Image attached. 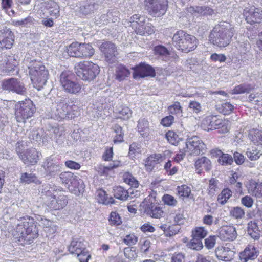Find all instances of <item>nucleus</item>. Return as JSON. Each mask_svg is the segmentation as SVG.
<instances>
[{
	"instance_id": "39",
	"label": "nucleus",
	"mask_w": 262,
	"mask_h": 262,
	"mask_svg": "<svg viewBox=\"0 0 262 262\" xmlns=\"http://www.w3.org/2000/svg\"><path fill=\"white\" fill-rule=\"evenodd\" d=\"M113 129L114 133H116V136L113 139L114 143L117 144L123 142L124 133L122 131V127L118 124H116L113 126Z\"/></svg>"
},
{
	"instance_id": "64",
	"label": "nucleus",
	"mask_w": 262,
	"mask_h": 262,
	"mask_svg": "<svg viewBox=\"0 0 262 262\" xmlns=\"http://www.w3.org/2000/svg\"><path fill=\"white\" fill-rule=\"evenodd\" d=\"M77 256L80 262H88L89 259L91 258V255L88 253L86 248L82 252L78 253Z\"/></svg>"
},
{
	"instance_id": "48",
	"label": "nucleus",
	"mask_w": 262,
	"mask_h": 262,
	"mask_svg": "<svg viewBox=\"0 0 262 262\" xmlns=\"http://www.w3.org/2000/svg\"><path fill=\"white\" fill-rule=\"evenodd\" d=\"M141 152V146L137 143H133L129 146L128 156L134 159Z\"/></svg>"
},
{
	"instance_id": "44",
	"label": "nucleus",
	"mask_w": 262,
	"mask_h": 262,
	"mask_svg": "<svg viewBox=\"0 0 262 262\" xmlns=\"http://www.w3.org/2000/svg\"><path fill=\"white\" fill-rule=\"evenodd\" d=\"M231 196V191L228 188H224L218 195L217 201L220 204L224 205Z\"/></svg>"
},
{
	"instance_id": "20",
	"label": "nucleus",
	"mask_w": 262,
	"mask_h": 262,
	"mask_svg": "<svg viewBox=\"0 0 262 262\" xmlns=\"http://www.w3.org/2000/svg\"><path fill=\"white\" fill-rule=\"evenodd\" d=\"M14 41V34L9 29L6 28L0 30V45L2 48H11Z\"/></svg>"
},
{
	"instance_id": "54",
	"label": "nucleus",
	"mask_w": 262,
	"mask_h": 262,
	"mask_svg": "<svg viewBox=\"0 0 262 262\" xmlns=\"http://www.w3.org/2000/svg\"><path fill=\"white\" fill-rule=\"evenodd\" d=\"M174 226H168L166 224H163L159 226V228L162 230L166 235L169 236L176 234L179 229H174Z\"/></svg>"
},
{
	"instance_id": "62",
	"label": "nucleus",
	"mask_w": 262,
	"mask_h": 262,
	"mask_svg": "<svg viewBox=\"0 0 262 262\" xmlns=\"http://www.w3.org/2000/svg\"><path fill=\"white\" fill-rule=\"evenodd\" d=\"M249 101L255 102V103L262 101V93L259 92H254L250 94L249 96Z\"/></svg>"
},
{
	"instance_id": "31",
	"label": "nucleus",
	"mask_w": 262,
	"mask_h": 262,
	"mask_svg": "<svg viewBox=\"0 0 262 262\" xmlns=\"http://www.w3.org/2000/svg\"><path fill=\"white\" fill-rule=\"evenodd\" d=\"M81 43L78 42H73L67 48V52L71 57L80 58L81 55Z\"/></svg>"
},
{
	"instance_id": "6",
	"label": "nucleus",
	"mask_w": 262,
	"mask_h": 262,
	"mask_svg": "<svg viewBox=\"0 0 262 262\" xmlns=\"http://www.w3.org/2000/svg\"><path fill=\"white\" fill-rule=\"evenodd\" d=\"M78 77L84 81H91L99 74V67L92 62H80L75 67Z\"/></svg>"
},
{
	"instance_id": "13",
	"label": "nucleus",
	"mask_w": 262,
	"mask_h": 262,
	"mask_svg": "<svg viewBox=\"0 0 262 262\" xmlns=\"http://www.w3.org/2000/svg\"><path fill=\"white\" fill-rule=\"evenodd\" d=\"M206 146L198 136H193L187 139L185 152L191 155H199L203 153Z\"/></svg>"
},
{
	"instance_id": "17",
	"label": "nucleus",
	"mask_w": 262,
	"mask_h": 262,
	"mask_svg": "<svg viewBox=\"0 0 262 262\" xmlns=\"http://www.w3.org/2000/svg\"><path fill=\"white\" fill-rule=\"evenodd\" d=\"M170 154L169 150H165L161 154L157 153L150 155L145 161V166L148 171H152L155 166L163 162Z\"/></svg>"
},
{
	"instance_id": "58",
	"label": "nucleus",
	"mask_w": 262,
	"mask_h": 262,
	"mask_svg": "<svg viewBox=\"0 0 262 262\" xmlns=\"http://www.w3.org/2000/svg\"><path fill=\"white\" fill-rule=\"evenodd\" d=\"M162 200L165 204L169 206H174L177 204V201L175 198L169 194H164L163 196Z\"/></svg>"
},
{
	"instance_id": "34",
	"label": "nucleus",
	"mask_w": 262,
	"mask_h": 262,
	"mask_svg": "<svg viewBox=\"0 0 262 262\" xmlns=\"http://www.w3.org/2000/svg\"><path fill=\"white\" fill-rule=\"evenodd\" d=\"M138 130L142 137L147 136L149 133V122L145 118H141L138 122Z\"/></svg>"
},
{
	"instance_id": "60",
	"label": "nucleus",
	"mask_w": 262,
	"mask_h": 262,
	"mask_svg": "<svg viewBox=\"0 0 262 262\" xmlns=\"http://www.w3.org/2000/svg\"><path fill=\"white\" fill-rule=\"evenodd\" d=\"M59 177L61 180H78V177L70 171L61 173Z\"/></svg>"
},
{
	"instance_id": "47",
	"label": "nucleus",
	"mask_w": 262,
	"mask_h": 262,
	"mask_svg": "<svg viewBox=\"0 0 262 262\" xmlns=\"http://www.w3.org/2000/svg\"><path fill=\"white\" fill-rule=\"evenodd\" d=\"M261 155L260 151L254 147L247 148L246 151L247 157L251 161L257 160Z\"/></svg>"
},
{
	"instance_id": "30",
	"label": "nucleus",
	"mask_w": 262,
	"mask_h": 262,
	"mask_svg": "<svg viewBox=\"0 0 262 262\" xmlns=\"http://www.w3.org/2000/svg\"><path fill=\"white\" fill-rule=\"evenodd\" d=\"M85 249V245L83 242L75 240H73L68 247L70 253L76 255L82 252Z\"/></svg>"
},
{
	"instance_id": "23",
	"label": "nucleus",
	"mask_w": 262,
	"mask_h": 262,
	"mask_svg": "<svg viewBox=\"0 0 262 262\" xmlns=\"http://www.w3.org/2000/svg\"><path fill=\"white\" fill-rule=\"evenodd\" d=\"M144 212L151 217L160 219L164 215V211L161 207L154 203L143 204Z\"/></svg>"
},
{
	"instance_id": "63",
	"label": "nucleus",
	"mask_w": 262,
	"mask_h": 262,
	"mask_svg": "<svg viewBox=\"0 0 262 262\" xmlns=\"http://www.w3.org/2000/svg\"><path fill=\"white\" fill-rule=\"evenodd\" d=\"M168 142L171 144L175 145L177 143L178 135L172 131H169L166 134Z\"/></svg>"
},
{
	"instance_id": "53",
	"label": "nucleus",
	"mask_w": 262,
	"mask_h": 262,
	"mask_svg": "<svg viewBox=\"0 0 262 262\" xmlns=\"http://www.w3.org/2000/svg\"><path fill=\"white\" fill-rule=\"evenodd\" d=\"M187 246L193 250H200L203 248V244L202 241L192 237V239L187 244Z\"/></svg>"
},
{
	"instance_id": "51",
	"label": "nucleus",
	"mask_w": 262,
	"mask_h": 262,
	"mask_svg": "<svg viewBox=\"0 0 262 262\" xmlns=\"http://www.w3.org/2000/svg\"><path fill=\"white\" fill-rule=\"evenodd\" d=\"M230 214L235 219H242L245 215V211L239 207H234L231 208Z\"/></svg>"
},
{
	"instance_id": "46",
	"label": "nucleus",
	"mask_w": 262,
	"mask_h": 262,
	"mask_svg": "<svg viewBox=\"0 0 262 262\" xmlns=\"http://www.w3.org/2000/svg\"><path fill=\"white\" fill-rule=\"evenodd\" d=\"M168 111L169 114L175 115L178 118L182 116V108L178 102H175L173 104L169 106Z\"/></svg>"
},
{
	"instance_id": "29",
	"label": "nucleus",
	"mask_w": 262,
	"mask_h": 262,
	"mask_svg": "<svg viewBox=\"0 0 262 262\" xmlns=\"http://www.w3.org/2000/svg\"><path fill=\"white\" fill-rule=\"evenodd\" d=\"M247 231L248 234L254 239H258L260 237V231L255 221H251L248 224Z\"/></svg>"
},
{
	"instance_id": "24",
	"label": "nucleus",
	"mask_w": 262,
	"mask_h": 262,
	"mask_svg": "<svg viewBox=\"0 0 262 262\" xmlns=\"http://www.w3.org/2000/svg\"><path fill=\"white\" fill-rule=\"evenodd\" d=\"M215 254L219 260L227 262L234 258L235 252L228 247L221 246L216 248Z\"/></svg>"
},
{
	"instance_id": "57",
	"label": "nucleus",
	"mask_w": 262,
	"mask_h": 262,
	"mask_svg": "<svg viewBox=\"0 0 262 262\" xmlns=\"http://www.w3.org/2000/svg\"><path fill=\"white\" fill-rule=\"evenodd\" d=\"M109 222L111 225H120L122 223L119 215L116 212H111L109 218Z\"/></svg>"
},
{
	"instance_id": "28",
	"label": "nucleus",
	"mask_w": 262,
	"mask_h": 262,
	"mask_svg": "<svg viewBox=\"0 0 262 262\" xmlns=\"http://www.w3.org/2000/svg\"><path fill=\"white\" fill-rule=\"evenodd\" d=\"M130 74V72L125 66L120 64L116 67L115 73V79L119 81L124 80Z\"/></svg>"
},
{
	"instance_id": "5",
	"label": "nucleus",
	"mask_w": 262,
	"mask_h": 262,
	"mask_svg": "<svg viewBox=\"0 0 262 262\" xmlns=\"http://www.w3.org/2000/svg\"><path fill=\"white\" fill-rule=\"evenodd\" d=\"M201 127L205 130L219 129L220 133L224 134L229 132L230 124L228 120H223L217 115L210 114L203 119Z\"/></svg>"
},
{
	"instance_id": "22",
	"label": "nucleus",
	"mask_w": 262,
	"mask_h": 262,
	"mask_svg": "<svg viewBox=\"0 0 262 262\" xmlns=\"http://www.w3.org/2000/svg\"><path fill=\"white\" fill-rule=\"evenodd\" d=\"M258 250L253 245H249L244 250L239 253V259L242 262H248L255 259L258 255Z\"/></svg>"
},
{
	"instance_id": "12",
	"label": "nucleus",
	"mask_w": 262,
	"mask_h": 262,
	"mask_svg": "<svg viewBox=\"0 0 262 262\" xmlns=\"http://www.w3.org/2000/svg\"><path fill=\"white\" fill-rule=\"evenodd\" d=\"M19 143H18L16 151L19 157L25 164L34 165L37 163L39 159V152L34 148L26 149L23 151Z\"/></svg>"
},
{
	"instance_id": "14",
	"label": "nucleus",
	"mask_w": 262,
	"mask_h": 262,
	"mask_svg": "<svg viewBox=\"0 0 262 262\" xmlns=\"http://www.w3.org/2000/svg\"><path fill=\"white\" fill-rule=\"evenodd\" d=\"M2 88L5 90L19 95H24L26 94V89L24 83L16 78H12L3 80Z\"/></svg>"
},
{
	"instance_id": "1",
	"label": "nucleus",
	"mask_w": 262,
	"mask_h": 262,
	"mask_svg": "<svg viewBox=\"0 0 262 262\" xmlns=\"http://www.w3.org/2000/svg\"><path fill=\"white\" fill-rule=\"evenodd\" d=\"M23 64L29 69V74L34 86L40 90L46 84L49 79L48 70L42 63L29 55H26L23 60Z\"/></svg>"
},
{
	"instance_id": "21",
	"label": "nucleus",
	"mask_w": 262,
	"mask_h": 262,
	"mask_svg": "<svg viewBox=\"0 0 262 262\" xmlns=\"http://www.w3.org/2000/svg\"><path fill=\"white\" fill-rule=\"evenodd\" d=\"M29 221H27L26 219L23 222V225H18L17 227V231L18 232H20L21 235L19 238L26 239L27 236L31 235L33 232V229H35V226L33 223V220L30 218L28 219Z\"/></svg>"
},
{
	"instance_id": "19",
	"label": "nucleus",
	"mask_w": 262,
	"mask_h": 262,
	"mask_svg": "<svg viewBox=\"0 0 262 262\" xmlns=\"http://www.w3.org/2000/svg\"><path fill=\"white\" fill-rule=\"evenodd\" d=\"M134 72L133 74L134 78H144L145 77H155V71L150 66L144 63H141L140 64L134 68Z\"/></svg>"
},
{
	"instance_id": "55",
	"label": "nucleus",
	"mask_w": 262,
	"mask_h": 262,
	"mask_svg": "<svg viewBox=\"0 0 262 262\" xmlns=\"http://www.w3.org/2000/svg\"><path fill=\"white\" fill-rule=\"evenodd\" d=\"M218 162L222 165H230L233 162V158L231 155L223 153L218 159Z\"/></svg>"
},
{
	"instance_id": "43",
	"label": "nucleus",
	"mask_w": 262,
	"mask_h": 262,
	"mask_svg": "<svg viewBox=\"0 0 262 262\" xmlns=\"http://www.w3.org/2000/svg\"><path fill=\"white\" fill-rule=\"evenodd\" d=\"M116 113H118L120 116L119 118L123 119H128L132 114L131 110L127 106H120L116 109Z\"/></svg>"
},
{
	"instance_id": "38",
	"label": "nucleus",
	"mask_w": 262,
	"mask_h": 262,
	"mask_svg": "<svg viewBox=\"0 0 262 262\" xmlns=\"http://www.w3.org/2000/svg\"><path fill=\"white\" fill-rule=\"evenodd\" d=\"M95 52V50L92 45L89 43H82L81 45V54L82 55L80 58H86L92 57Z\"/></svg>"
},
{
	"instance_id": "18",
	"label": "nucleus",
	"mask_w": 262,
	"mask_h": 262,
	"mask_svg": "<svg viewBox=\"0 0 262 262\" xmlns=\"http://www.w3.org/2000/svg\"><path fill=\"white\" fill-rule=\"evenodd\" d=\"M237 235L236 228L232 225L223 226L217 230V237L223 241H233Z\"/></svg>"
},
{
	"instance_id": "37",
	"label": "nucleus",
	"mask_w": 262,
	"mask_h": 262,
	"mask_svg": "<svg viewBox=\"0 0 262 262\" xmlns=\"http://www.w3.org/2000/svg\"><path fill=\"white\" fill-rule=\"evenodd\" d=\"M44 167L47 172H52V168H55V171H59L60 168V164L58 162L53 160V158L49 157L47 158L44 163Z\"/></svg>"
},
{
	"instance_id": "33",
	"label": "nucleus",
	"mask_w": 262,
	"mask_h": 262,
	"mask_svg": "<svg viewBox=\"0 0 262 262\" xmlns=\"http://www.w3.org/2000/svg\"><path fill=\"white\" fill-rule=\"evenodd\" d=\"M248 136L253 143L262 146V131L255 128L251 129L249 130Z\"/></svg>"
},
{
	"instance_id": "3",
	"label": "nucleus",
	"mask_w": 262,
	"mask_h": 262,
	"mask_svg": "<svg viewBox=\"0 0 262 262\" xmlns=\"http://www.w3.org/2000/svg\"><path fill=\"white\" fill-rule=\"evenodd\" d=\"M55 102L56 106L52 110V118L72 119L78 115L79 108L71 99L60 97Z\"/></svg>"
},
{
	"instance_id": "61",
	"label": "nucleus",
	"mask_w": 262,
	"mask_h": 262,
	"mask_svg": "<svg viewBox=\"0 0 262 262\" xmlns=\"http://www.w3.org/2000/svg\"><path fill=\"white\" fill-rule=\"evenodd\" d=\"M178 194L180 196L188 197L190 193V188L186 185H183L181 187H178Z\"/></svg>"
},
{
	"instance_id": "27",
	"label": "nucleus",
	"mask_w": 262,
	"mask_h": 262,
	"mask_svg": "<svg viewBox=\"0 0 262 262\" xmlns=\"http://www.w3.org/2000/svg\"><path fill=\"white\" fill-rule=\"evenodd\" d=\"M188 11L192 14L203 16L212 15L214 13L213 9L207 6H191L188 8Z\"/></svg>"
},
{
	"instance_id": "59",
	"label": "nucleus",
	"mask_w": 262,
	"mask_h": 262,
	"mask_svg": "<svg viewBox=\"0 0 262 262\" xmlns=\"http://www.w3.org/2000/svg\"><path fill=\"white\" fill-rule=\"evenodd\" d=\"M124 254L129 259H134L137 257V253L133 248L126 247L124 249Z\"/></svg>"
},
{
	"instance_id": "8",
	"label": "nucleus",
	"mask_w": 262,
	"mask_h": 262,
	"mask_svg": "<svg viewBox=\"0 0 262 262\" xmlns=\"http://www.w3.org/2000/svg\"><path fill=\"white\" fill-rule=\"evenodd\" d=\"M34 9L41 17H48L51 16L57 18L59 16V7L56 2L53 0L37 1Z\"/></svg>"
},
{
	"instance_id": "41",
	"label": "nucleus",
	"mask_w": 262,
	"mask_h": 262,
	"mask_svg": "<svg viewBox=\"0 0 262 262\" xmlns=\"http://www.w3.org/2000/svg\"><path fill=\"white\" fill-rule=\"evenodd\" d=\"M114 196L121 200H126L129 196L128 192L121 186H116L114 188Z\"/></svg>"
},
{
	"instance_id": "32",
	"label": "nucleus",
	"mask_w": 262,
	"mask_h": 262,
	"mask_svg": "<svg viewBox=\"0 0 262 262\" xmlns=\"http://www.w3.org/2000/svg\"><path fill=\"white\" fill-rule=\"evenodd\" d=\"M96 198L98 202L105 205H111L114 203V199L112 197L107 198L106 192L102 189L98 190L96 192Z\"/></svg>"
},
{
	"instance_id": "11",
	"label": "nucleus",
	"mask_w": 262,
	"mask_h": 262,
	"mask_svg": "<svg viewBox=\"0 0 262 262\" xmlns=\"http://www.w3.org/2000/svg\"><path fill=\"white\" fill-rule=\"evenodd\" d=\"M68 198L61 191H54L49 200L46 201L47 206L53 210H60L68 204Z\"/></svg>"
},
{
	"instance_id": "56",
	"label": "nucleus",
	"mask_w": 262,
	"mask_h": 262,
	"mask_svg": "<svg viewBox=\"0 0 262 262\" xmlns=\"http://www.w3.org/2000/svg\"><path fill=\"white\" fill-rule=\"evenodd\" d=\"M98 8V5L93 3H90L88 5L82 7L80 9L82 13L85 15L89 14L93 12L94 9Z\"/></svg>"
},
{
	"instance_id": "52",
	"label": "nucleus",
	"mask_w": 262,
	"mask_h": 262,
	"mask_svg": "<svg viewBox=\"0 0 262 262\" xmlns=\"http://www.w3.org/2000/svg\"><path fill=\"white\" fill-rule=\"evenodd\" d=\"M130 23L131 26L133 27H135L136 26H139V24L141 23H144L145 21V17L143 16H141L139 14H135L133 15L130 17Z\"/></svg>"
},
{
	"instance_id": "50",
	"label": "nucleus",
	"mask_w": 262,
	"mask_h": 262,
	"mask_svg": "<svg viewBox=\"0 0 262 262\" xmlns=\"http://www.w3.org/2000/svg\"><path fill=\"white\" fill-rule=\"evenodd\" d=\"M207 234V231L202 227H196L192 231V236L201 241L206 236Z\"/></svg>"
},
{
	"instance_id": "35",
	"label": "nucleus",
	"mask_w": 262,
	"mask_h": 262,
	"mask_svg": "<svg viewBox=\"0 0 262 262\" xmlns=\"http://www.w3.org/2000/svg\"><path fill=\"white\" fill-rule=\"evenodd\" d=\"M144 23H144H141L139 24V26L136 27L135 31L137 34L144 35L146 34L149 35L154 32L153 27H151L148 23L146 24Z\"/></svg>"
},
{
	"instance_id": "49",
	"label": "nucleus",
	"mask_w": 262,
	"mask_h": 262,
	"mask_svg": "<svg viewBox=\"0 0 262 262\" xmlns=\"http://www.w3.org/2000/svg\"><path fill=\"white\" fill-rule=\"evenodd\" d=\"M248 189L249 191L256 195L257 194L262 193V182L261 183L256 181H249Z\"/></svg>"
},
{
	"instance_id": "9",
	"label": "nucleus",
	"mask_w": 262,
	"mask_h": 262,
	"mask_svg": "<svg viewBox=\"0 0 262 262\" xmlns=\"http://www.w3.org/2000/svg\"><path fill=\"white\" fill-rule=\"evenodd\" d=\"M72 77L71 72L64 71L60 75V83L66 93L76 94L80 92L82 85L79 82L73 80Z\"/></svg>"
},
{
	"instance_id": "40",
	"label": "nucleus",
	"mask_w": 262,
	"mask_h": 262,
	"mask_svg": "<svg viewBox=\"0 0 262 262\" xmlns=\"http://www.w3.org/2000/svg\"><path fill=\"white\" fill-rule=\"evenodd\" d=\"M253 88L248 84H241L235 86L232 90V94H240L245 93H249Z\"/></svg>"
},
{
	"instance_id": "25",
	"label": "nucleus",
	"mask_w": 262,
	"mask_h": 262,
	"mask_svg": "<svg viewBox=\"0 0 262 262\" xmlns=\"http://www.w3.org/2000/svg\"><path fill=\"white\" fill-rule=\"evenodd\" d=\"M69 191L78 196L83 193L85 188L83 181H62Z\"/></svg>"
},
{
	"instance_id": "7",
	"label": "nucleus",
	"mask_w": 262,
	"mask_h": 262,
	"mask_svg": "<svg viewBox=\"0 0 262 262\" xmlns=\"http://www.w3.org/2000/svg\"><path fill=\"white\" fill-rule=\"evenodd\" d=\"M15 115L16 121L25 123L27 119L31 118L36 111L35 105L30 99L19 101L15 105Z\"/></svg>"
},
{
	"instance_id": "10",
	"label": "nucleus",
	"mask_w": 262,
	"mask_h": 262,
	"mask_svg": "<svg viewBox=\"0 0 262 262\" xmlns=\"http://www.w3.org/2000/svg\"><path fill=\"white\" fill-rule=\"evenodd\" d=\"M145 3L149 13L152 16L160 17L166 12L167 0H145Z\"/></svg>"
},
{
	"instance_id": "42",
	"label": "nucleus",
	"mask_w": 262,
	"mask_h": 262,
	"mask_svg": "<svg viewBox=\"0 0 262 262\" xmlns=\"http://www.w3.org/2000/svg\"><path fill=\"white\" fill-rule=\"evenodd\" d=\"M155 53L158 55L163 60L167 61L169 59L170 53L166 48L163 46H158L155 47Z\"/></svg>"
},
{
	"instance_id": "2",
	"label": "nucleus",
	"mask_w": 262,
	"mask_h": 262,
	"mask_svg": "<svg viewBox=\"0 0 262 262\" xmlns=\"http://www.w3.org/2000/svg\"><path fill=\"white\" fill-rule=\"evenodd\" d=\"M234 32V28L227 23L224 22L212 30L209 36V41L220 48L225 47L230 43Z\"/></svg>"
},
{
	"instance_id": "45",
	"label": "nucleus",
	"mask_w": 262,
	"mask_h": 262,
	"mask_svg": "<svg viewBox=\"0 0 262 262\" xmlns=\"http://www.w3.org/2000/svg\"><path fill=\"white\" fill-rule=\"evenodd\" d=\"M4 62H5L6 66L3 67V70L7 72L14 71V68L18 64L16 60L12 57L7 58Z\"/></svg>"
},
{
	"instance_id": "36",
	"label": "nucleus",
	"mask_w": 262,
	"mask_h": 262,
	"mask_svg": "<svg viewBox=\"0 0 262 262\" xmlns=\"http://www.w3.org/2000/svg\"><path fill=\"white\" fill-rule=\"evenodd\" d=\"M234 108V106L228 102H224L216 105L217 110L224 115L230 114Z\"/></svg>"
},
{
	"instance_id": "4",
	"label": "nucleus",
	"mask_w": 262,
	"mask_h": 262,
	"mask_svg": "<svg viewBox=\"0 0 262 262\" xmlns=\"http://www.w3.org/2000/svg\"><path fill=\"white\" fill-rule=\"evenodd\" d=\"M172 41L176 48L182 52L188 53L197 47L196 37L183 30L177 31L173 35Z\"/></svg>"
},
{
	"instance_id": "26",
	"label": "nucleus",
	"mask_w": 262,
	"mask_h": 262,
	"mask_svg": "<svg viewBox=\"0 0 262 262\" xmlns=\"http://www.w3.org/2000/svg\"><path fill=\"white\" fill-rule=\"evenodd\" d=\"M195 166L196 172L198 174H200L204 169L205 171H208L211 169V162L208 158L203 157L196 161Z\"/></svg>"
},
{
	"instance_id": "15",
	"label": "nucleus",
	"mask_w": 262,
	"mask_h": 262,
	"mask_svg": "<svg viewBox=\"0 0 262 262\" xmlns=\"http://www.w3.org/2000/svg\"><path fill=\"white\" fill-rule=\"evenodd\" d=\"M100 50L104 55L105 59L109 64H113L117 61V52L115 45L111 42L106 41L100 46Z\"/></svg>"
},
{
	"instance_id": "16",
	"label": "nucleus",
	"mask_w": 262,
	"mask_h": 262,
	"mask_svg": "<svg viewBox=\"0 0 262 262\" xmlns=\"http://www.w3.org/2000/svg\"><path fill=\"white\" fill-rule=\"evenodd\" d=\"M243 14L247 22L250 24L259 23L262 19V10L254 6L246 7Z\"/></svg>"
}]
</instances>
